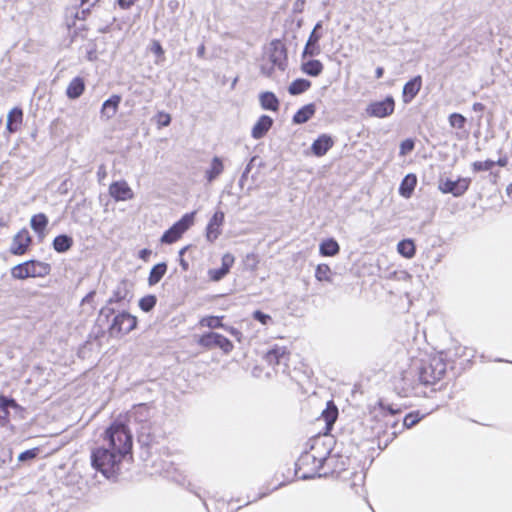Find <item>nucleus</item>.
<instances>
[{
  "label": "nucleus",
  "mask_w": 512,
  "mask_h": 512,
  "mask_svg": "<svg viewBox=\"0 0 512 512\" xmlns=\"http://www.w3.org/2000/svg\"><path fill=\"white\" fill-rule=\"evenodd\" d=\"M123 458L124 456L121 453L112 451L107 445H104L92 451L91 465L104 477L111 479L118 474Z\"/></svg>",
  "instance_id": "obj_1"
},
{
  "label": "nucleus",
  "mask_w": 512,
  "mask_h": 512,
  "mask_svg": "<svg viewBox=\"0 0 512 512\" xmlns=\"http://www.w3.org/2000/svg\"><path fill=\"white\" fill-rule=\"evenodd\" d=\"M151 417L152 409L146 404L135 406L128 415V421L136 425L138 441L146 446H149L155 439Z\"/></svg>",
  "instance_id": "obj_2"
},
{
  "label": "nucleus",
  "mask_w": 512,
  "mask_h": 512,
  "mask_svg": "<svg viewBox=\"0 0 512 512\" xmlns=\"http://www.w3.org/2000/svg\"><path fill=\"white\" fill-rule=\"evenodd\" d=\"M104 441L109 449L121 453L124 457L131 452L132 435L123 423L111 424L105 431Z\"/></svg>",
  "instance_id": "obj_3"
},
{
  "label": "nucleus",
  "mask_w": 512,
  "mask_h": 512,
  "mask_svg": "<svg viewBox=\"0 0 512 512\" xmlns=\"http://www.w3.org/2000/svg\"><path fill=\"white\" fill-rule=\"evenodd\" d=\"M446 371V363L442 354L434 353L420 359L418 367V381L425 385L439 381Z\"/></svg>",
  "instance_id": "obj_4"
},
{
  "label": "nucleus",
  "mask_w": 512,
  "mask_h": 512,
  "mask_svg": "<svg viewBox=\"0 0 512 512\" xmlns=\"http://www.w3.org/2000/svg\"><path fill=\"white\" fill-rule=\"evenodd\" d=\"M324 469L325 467L310 452L302 453L296 462V476L302 480L327 476V471L322 472Z\"/></svg>",
  "instance_id": "obj_5"
},
{
  "label": "nucleus",
  "mask_w": 512,
  "mask_h": 512,
  "mask_svg": "<svg viewBox=\"0 0 512 512\" xmlns=\"http://www.w3.org/2000/svg\"><path fill=\"white\" fill-rule=\"evenodd\" d=\"M137 318L128 312L115 315L108 326V334L112 338H120L136 328Z\"/></svg>",
  "instance_id": "obj_6"
},
{
  "label": "nucleus",
  "mask_w": 512,
  "mask_h": 512,
  "mask_svg": "<svg viewBox=\"0 0 512 512\" xmlns=\"http://www.w3.org/2000/svg\"><path fill=\"white\" fill-rule=\"evenodd\" d=\"M195 212L186 213L182 218L174 223L161 237V242L172 244L176 242L182 234L187 231L194 222Z\"/></svg>",
  "instance_id": "obj_7"
},
{
  "label": "nucleus",
  "mask_w": 512,
  "mask_h": 512,
  "mask_svg": "<svg viewBox=\"0 0 512 512\" xmlns=\"http://www.w3.org/2000/svg\"><path fill=\"white\" fill-rule=\"evenodd\" d=\"M313 453L316 460L320 462L324 467L325 465H331L333 462L338 461L336 454H331L330 444H327L322 437H317L311 441L310 450Z\"/></svg>",
  "instance_id": "obj_8"
},
{
  "label": "nucleus",
  "mask_w": 512,
  "mask_h": 512,
  "mask_svg": "<svg viewBox=\"0 0 512 512\" xmlns=\"http://www.w3.org/2000/svg\"><path fill=\"white\" fill-rule=\"evenodd\" d=\"M127 296V285L125 281H122L117 285L112 295L107 300L106 305L100 309L98 321L103 322L105 320L106 322H108L109 317L113 315L115 312L114 308H112L111 305L125 300Z\"/></svg>",
  "instance_id": "obj_9"
},
{
  "label": "nucleus",
  "mask_w": 512,
  "mask_h": 512,
  "mask_svg": "<svg viewBox=\"0 0 512 512\" xmlns=\"http://www.w3.org/2000/svg\"><path fill=\"white\" fill-rule=\"evenodd\" d=\"M267 59L273 65H276L280 71H285L287 67V50L281 40H272L267 51Z\"/></svg>",
  "instance_id": "obj_10"
},
{
  "label": "nucleus",
  "mask_w": 512,
  "mask_h": 512,
  "mask_svg": "<svg viewBox=\"0 0 512 512\" xmlns=\"http://www.w3.org/2000/svg\"><path fill=\"white\" fill-rule=\"evenodd\" d=\"M470 183L469 178L459 177L456 180L446 178L439 181V189L442 193L460 197L468 190Z\"/></svg>",
  "instance_id": "obj_11"
},
{
  "label": "nucleus",
  "mask_w": 512,
  "mask_h": 512,
  "mask_svg": "<svg viewBox=\"0 0 512 512\" xmlns=\"http://www.w3.org/2000/svg\"><path fill=\"white\" fill-rule=\"evenodd\" d=\"M198 343L208 349L219 347L225 353H229L233 349V344L228 338L215 332L203 334Z\"/></svg>",
  "instance_id": "obj_12"
},
{
  "label": "nucleus",
  "mask_w": 512,
  "mask_h": 512,
  "mask_svg": "<svg viewBox=\"0 0 512 512\" xmlns=\"http://www.w3.org/2000/svg\"><path fill=\"white\" fill-rule=\"evenodd\" d=\"M394 106V99L391 96H388L383 101L371 103L367 107V113L373 117L383 118L393 113Z\"/></svg>",
  "instance_id": "obj_13"
},
{
  "label": "nucleus",
  "mask_w": 512,
  "mask_h": 512,
  "mask_svg": "<svg viewBox=\"0 0 512 512\" xmlns=\"http://www.w3.org/2000/svg\"><path fill=\"white\" fill-rule=\"evenodd\" d=\"M234 261L235 258L232 254L225 253L221 259V267L210 269L208 271L209 278L215 282L223 279L229 273V270L233 266Z\"/></svg>",
  "instance_id": "obj_14"
},
{
  "label": "nucleus",
  "mask_w": 512,
  "mask_h": 512,
  "mask_svg": "<svg viewBox=\"0 0 512 512\" xmlns=\"http://www.w3.org/2000/svg\"><path fill=\"white\" fill-rule=\"evenodd\" d=\"M109 193L116 201L130 200L134 196L126 181L113 182L109 187Z\"/></svg>",
  "instance_id": "obj_15"
},
{
  "label": "nucleus",
  "mask_w": 512,
  "mask_h": 512,
  "mask_svg": "<svg viewBox=\"0 0 512 512\" xmlns=\"http://www.w3.org/2000/svg\"><path fill=\"white\" fill-rule=\"evenodd\" d=\"M223 223L224 213L222 211H216L211 217L206 228V237L208 241L213 242L219 237L221 234L220 227L223 225Z\"/></svg>",
  "instance_id": "obj_16"
},
{
  "label": "nucleus",
  "mask_w": 512,
  "mask_h": 512,
  "mask_svg": "<svg viewBox=\"0 0 512 512\" xmlns=\"http://www.w3.org/2000/svg\"><path fill=\"white\" fill-rule=\"evenodd\" d=\"M31 243V237L27 230L18 232L12 241L10 252L14 255H22Z\"/></svg>",
  "instance_id": "obj_17"
},
{
  "label": "nucleus",
  "mask_w": 512,
  "mask_h": 512,
  "mask_svg": "<svg viewBox=\"0 0 512 512\" xmlns=\"http://www.w3.org/2000/svg\"><path fill=\"white\" fill-rule=\"evenodd\" d=\"M265 359L270 365L283 364L286 366L289 354L286 347L276 345L266 353Z\"/></svg>",
  "instance_id": "obj_18"
},
{
  "label": "nucleus",
  "mask_w": 512,
  "mask_h": 512,
  "mask_svg": "<svg viewBox=\"0 0 512 512\" xmlns=\"http://www.w3.org/2000/svg\"><path fill=\"white\" fill-rule=\"evenodd\" d=\"M224 171V163L222 158L214 156L210 162V166L205 170L204 177L207 183L214 182Z\"/></svg>",
  "instance_id": "obj_19"
},
{
  "label": "nucleus",
  "mask_w": 512,
  "mask_h": 512,
  "mask_svg": "<svg viewBox=\"0 0 512 512\" xmlns=\"http://www.w3.org/2000/svg\"><path fill=\"white\" fill-rule=\"evenodd\" d=\"M120 102L121 96L116 94L112 95L109 99L104 101L100 111L101 118L105 120H110L111 118H113L118 111Z\"/></svg>",
  "instance_id": "obj_20"
},
{
  "label": "nucleus",
  "mask_w": 512,
  "mask_h": 512,
  "mask_svg": "<svg viewBox=\"0 0 512 512\" xmlns=\"http://www.w3.org/2000/svg\"><path fill=\"white\" fill-rule=\"evenodd\" d=\"M273 125V119L268 115H262L252 128L251 135L254 139L263 138Z\"/></svg>",
  "instance_id": "obj_21"
},
{
  "label": "nucleus",
  "mask_w": 512,
  "mask_h": 512,
  "mask_svg": "<svg viewBox=\"0 0 512 512\" xmlns=\"http://www.w3.org/2000/svg\"><path fill=\"white\" fill-rule=\"evenodd\" d=\"M332 146V138L326 134H323L313 142L311 150L314 155L321 157L325 155Z\"/></svg>",
  "instance_id": "obj_22"
},
{
  "label": "nucleus",
  "mask_w": 512,
  "mask_h": 512,
  "mask_svg": "<svg viewBox=\"0 0 512 512\" xmlns=\"http://www.w3.org/2000/svg\"><path fill=\"white\" fill-rule=\"evenodd\" d=\"M27 264L30 266L29 277H44L50 273L51 267L48 263L30 260L27 261Z\"/></svg>",
  "instance_id": "obj_23"
},
{
  "label": "nucleus",
  "mask_w": 512,
  "mask_h": 512,
  "mask_svg": "<svg viewBox=\"0 0 512 512\" xmlns=\"http://www.w3.org/2000/svg\"><path fill=\"white\" fill-rule=\"evenodd\" d=\"M84 90H85V83H84L83 78L75 77L69 83V85L66 89V95L70 99H77L83 94Z\"/></svg>",
  "instance_id": "obj_24"
},
{
  "label": "nucleus",
  "mask_w": 512,
  "mask_h": 512,
  "mask_svg": "<svg viewBox=\"0 0 512 512\" xmlns=\"http://www.w3.org/2000/svg\"><path fill=\"white\" fill-rule=\"evenodd\" d=\"M316 108L313 103H309L300 108L293 116V123L303 124L306 123L314 114Z\"/></svg>",
  "instance_id": "obj_25"
},
{
  "label": "nucleus",
  "mask_w": 512,
  "mask_h": 512,
  "mask_svg": "<svg viewBox=\"0 0 512 512\" xmlns=\"http://www.w3.org/2000/svg\"><path fill=\"white\" fill-rule=\"evenodd\" d=\"M23 112L20 108H13L7 116L6 128L10 133L17 131L22 123Z\"/></svg>",
  "instance_id": "obj_26"
},
{
  "label": "nucleus",
  "mask_w": 512,
  "mask_h": 512,
  "mask_svg": "<svg viewBox=\"0 0 512 512\" xmlns=\"http://www.w3.org/2000/svg\"><path fill=\"white\" fill-rule=\"evenodd\" d=\"M167 272V264L165 262L158 263L152 267L148 276L149 286H154L160 282Z\"/></svg>",
  "instance_id": "obj_27"
},
{
  "label": "nucleus",
  "mask_w": 512,
  "mask_h": 512,
  "mask_svg": "<svg viewBox=\"0 0 512 512\" xmlns=\"http://www.w3.org/2000/svg\"><path fill=\"white\" fill-rule=\"evenodd\" d=\"M323 64L319 60H308L306 62H303L301 64V70L303 73L311 76V77H317L319 76L323 71Z\"/></svg>",
  "instance_id": "obj_28"
},
{
  "label": "nucleus",
  "mask_w": 512,
  "mask_h": 512,
  "mask_svg": "<svg viewBox=\"0 0 512 512\" xmlns=\"http://www.w3.org/2000/svg\"><path fill=\"white\" fill-rule=\"evenodd\" d=\"M261 107L265 110L277 111L279 108V101L274 93L263 92L259 96Z\"/></svg>",
  "instance_id": "obj_29"
},
{
  "label": "nucleus",
  "mask_w": 512,
  "mask_h": 512,
  "mask_svg": "<svg viewBox=\"0 0 512 512\" xmlns=\"http://www.w3.org/2000/svg\"><path fill=\"white\" fill-rule=\"evenodd\" d=\"M73 245L72 237L62 234L58 235L53 240V248L58 253H64L68 251Z\"/></svg>",
  "instance_id": "obj_30"
},
{
  "label": "nucleus",
  "mask_w": 512,
  "mask_h": 512,
  "mask_svg": "<svg viewBox=\"0 0 512 512\" xmlns=\"http://www.w3.org/2000/svg\"><path fill=\"white\" fill-rule=\"evenodd\" d=\"M416 186V175L408 174L402 181L399 187V193L406 198H409Z\"/></svg>",
  "instance_id": "obj_31"
},
{
  "label": "nucleus",
  "mask_w": 512,
  "mask_h": 512,
  "mask_svg": "<svg viewBox=\"0 0 512 512\" xmlns=\"http://www.w3.org/2000/svg\"><path fill=\"white\" fill-rule=\"evenodd\" d=\"M311 87V82L304 78L294 80L288 87L291 95H299L307 91Z\"/></svg>",
  "instance_id": "obj_32"
},
{
  "label": "nucleus",
  "mask_w": 512,
  "mask_h": 512,
  "mask_svg": "<svg viewBox=\"0 0 512 512\" xmlns=\"http://www.w3.org/2000/svg\"><path fill=\"white\" fill-rule=\"evenodd\" d=\"M338 461L333 462L331 465H325V467H328L329 470H326L328 474H336L337 476L346 470L347 466L349 465V458L344 456L337 455Z\"/></svg>",
  "instance_id": "obj_33"
},
{
  "label": "nucleus",
  "mask_w": 512,
  "mask_h": 512,
  "mask_svg": "<svg viewBox=\"0 0 512 512\" xmlns=\"http://www.w3.org/2000/svg\"><path fill=\"white\" fill-rule=\"evenodd\" d=\"M416 250V246L412 239H404L397 245V251L406 258H411Z\"/></svg>",
  "instance_id": "obj_34"
},
{
  "label": "nucleus",
  "mask_w": 512,
  "mask_h": 512,
  "mask_svg": "<svg viewBox=\"0 0 512 512\" xmlns=\"http://www.w3.org/2000/svg\"><path fill=\"white\" fill-rule=\"evenodd\" d=\"M339 249V245L334 239L325 240L320 244V253L324 256H334Z\"/></svg>",
  "instance_id": "obj_35"
},
{
  "label": "nucleus",
  "mask_w": 512,
  "mask_h": 512,
  "mask_svg": "<svg viewBox=\"0 0 512 512\" xmlns=\"http://www.w3.org/2000/svg\"><path fill=\"white\" fill-rule=\"evenodd\" d=\"M30 224H31V228L36 233H42L48 224V218L46 217L45 214L40 213V214L34 215L31 218Z\"/></svg>",
  "instance_id": "obj_36"
},
{
  "label": "nucleus",
  "mask_w": 512,
  "mask_h": 512,
  "mask_svg": "<svg viewBox=\"0 0 512 512\" xmlns=\"http://www.w3.org/2000/svg\"><path fill=\"white\" fill-rule=\"evenodd\" d=\"M322 416L326 421V425L328 427L331 426L336 421L338 416L337 407L332 402H329L327 408L323 411Z\"/></svg>",
  "instance_id": "obj_37"
},
{
  "label": "nucleus",
  "mask_w": 512,
  "mask_h": 512,
  "mask_svg": "<svg viewBox=\"0 0 512 512\" xmlns=\"http://www.w3.org/2000/svg\"><path fill=\"white\" fill-rule=\"evenodd\" d=\"M416 95V77L408 81L403 88V100L409 103Z\"/></svg>",
  "instance_id": "obj_38"
},
{
  "label": "nucleus",
  "mask_w": 512,
  "mask_h": 512,
  "mask_svg": "<svg viewBox=\"0 0 512 512\" xmlns=\"http://www.w3.org/2000/svg\"><path fill=\"white\" fill-rule=\"evenodd\" d=\"M17 404L14 399H9L6 397H0V408L4 412V415H0V424H4L8 417V408L9 407H16Z\"/></svg>",
  "instance_id": "obj_39"
},
{
  "label": "nucleus",
  "mask_w": 512,
  "mask_h": 512,
  "mask_svg": "<svg viewBox=\"0 0 512 512\" xmlns=\"http://www.w3.org/2000/svg\"><path fill=\"white\" fill-rule=\"evenodd\" d=\"M29 265L27 262H24L22 264H18L15 267L12 268L11 274L16 279H25L29 277Z\"/></svg>",
  "instance_id": "obj_40"
},
{
  "label": "nucleus",
  "mask_w": 512,
  "mask_h": 512,
  "mask_svg": "<svg viewBox=\"0 0 512 512\" xmlns=\"http://www.w3.org/2000/svg\"><path fill=\"white\" fill-rule=\"evenodd\" d=\"M331 269L326 264H319L315 270V277L318 281L330 282Z\"/></svg>",
  "instance_id": "obj_41"
},
{
  "label": "nucleus",
  "mask_w": 512,
  "mask_h": 512,
  "mask_svg": "<svg viewBox=\"0 0 512 512\" xmlns=\"http://www.w3.org/2000/svg\"><path fill=\"white\" fill-rule=\"evenodd\" d=\"M321 53V47L319 43L306 42L304 50L302 52V58L318 56Z\"/></svg>",
  "instance_id": "obj_42"
},
{
  "label": "nucleus",
  "mask_w": 512,
  "mask_h": 512,
  "mask_svg": "<svg viewBox=\"0 0 512 512\" xmlns=\"http://www.w3.org/2000/svg\"><path fill=\"white\" fill-rule=\"evenodd\" d=\"M449 124L452 128L462 130L467 122L466 118L459 113H452L449 118Z\"/></svg>",
  "instance_id": "obj_43"
},
{
  "label": "nucleus",
  "mask_w": 512,
  "mask_h": 512,
  "mask_svg": "<svg viewBox=\"0 0 512 512\" xmlns=\"http://www.w3.org/2000/svg\"><path fill=\"white\" fill-rule=\"evenodd\" d=\"M156 302H157V298H156L155 295H147V296L142 297L140 299L139 307L144 312H149V311H151L155 307Z\"/></svg>",
  "instance_id": "obj_44"
},
{
  "label": "nucleus",
  "mask_w": 512,
  "mask_h": 512,
  "mask_svg": "<svg viewBox=\"0 0 512 512\" xmlns=\"http://www.w3.org/2000/svg\"><path fill=\"white\" fill-rule=\"evenodd\" d=\"M496 165V162L493 160L486 161H476L472 164L473 171H488L491 170Z\"/></svg>",
  "instance_id": "obj_45"
},
{
  "label": "nucleus",
  "mask_w": 512,
  "mask_h": 512,
  "mask_svg": "<svg viewBox=\"0 0 512 512\" xmlns=\"http://www.w3.org/2000/svg\"><path fill=\"white\" fill-rule=\"evenodd\" d=\"M201 325L202 326H207V327H209L211 329L224 327V325L221 322V317H215V316H210V317H207V318H203L201 320Z\"/></svg>",
  "instance_id": "obj_46"
},
{
  "label": "nucleus",
  "mask_w": 512,
  "mask_h": 512,
  "mask_svg": "<svg viewBox=\"0 0 512 512\" xmlns=\"http://www.w3.org/2000/svg\"><path fill=\"white\" fill-rule=\"evenodd\" d=\"M322 29V21H319L314 26L312 32L310 33L308 40L309 42L319 43L320 39L322 38V33L320 30Z\"/></svg>",
  "instance_id": "obj_47"
},
{
  "label": "nucleus",
  "mask_w": 512,
  "mask_h": 512,
  "mask_svg": "<svg viewBox=\"0 0 512 512\" xmlns=\"http://www.w3.org/2000/svg\"><path fill=\"white\" fill-rule=\"evenodd\" d=\"M275 69H277L276 65L270 63L268 59L261 64V73L267 77H272Z\"/></svg>",
  "instance_id": "obj_48"
},
{
  "label": "nucleus",
  "mask_w": 512,
  "mask_h": 512,
  "mask_svg": "<svg viewBox=\"0 0 512 512\" xmlns=\"http://www.w3.org/2000/svg\"><path fill=\"white\" fill-rule=\"evenodd\" d=\"M253 318L262 323L263 325L268 324L272 320L270 315L265 314L260 310H256L253 312Z\"/></svg>",
  "instance_id": "obj_49"
},
{
  "label": "nucleus",
  "mask_w": 512,
  "mask_h": 512,
  "mask_svg": "<svg viewBox=\"0 0 512 512\" xmlns=\"http://www.w3.org/2000/svg\"><path fill=\"white\" fill-rule=\"evenodd\" d=\"M37 454H38V449L37 448L26 450V451H24V452L19 454L18 460L20 462H24L26 460H30V459L35 458L37 456Z\"/></svg>",
  "instance_id": "obj_50"
},
{
  "label": "nucleus",
  "mask_w": 512,
  "mask_h": 512,
  "mask_svg": "<svg viewBox=\"0 0 512 512\" xmlns=\"http://www.w3.org/2000/svg\"><path fill=\"white\" fill-rule=\"evenodd\" d=\"M414 145V140L412 139H407L403 141L400 146V154L405 155L411 152L414 149Z\"/></svg>",
  "instance_id": "obj_51"
},
{
  "label": "nucleus",
  "mask_w": 512,
  "mask_h": 512,
  "mask_svg": "<svg viewBox=\"0 0 512 512\" xmlns=\"http://www.w3.org/2000/svg\"><path fill=\"white\" fill-rule=\"evenodd\" d=\"M256 157H252L249 161V163L246 165L241 177H240V180H239V185L242 187L245 180L247 179L248 177V174L250 173L251 169H252V164L253 162L255 161Z\"/></svg>",
  "instance_id": "obj_52"
},
{
  "label": "nucleus",
  "mask_w": 512,
  "mask_h": 512,
  "mask_svg": "<svg viewBox=\"0 0 512 512\" xmlns=\"http://www.w3.org/2000/svg\"><path fill=\"white\" fill-rule=\"evenodd\" d=\"M81 10L80 11H76L74 13V18L75 19H80V20H84L86 18V16L90 13V7H79Z\"/></svg>",
  "instance_id": "obj_53"
},
{
  "label": "nucleus",
  "mask_w": 512,
  "mask_h": 512,
  "mask_svg": "<svg viewBox=\"0 0 512 512\" xmlns=\"http://www.w3.org/2000/svg\"><path fill=\"white\" fill-rule=\"evenodd\" d=\"M404 425L407 428L414 427L416 425V414L415 413H409L405 419H404Z\"/></svg>",
  "instance_id": "obj_54"
},
{
  "label": "nucleus",
  "mask_w": 512,
  "mask_h": 512,
  "mask_svg": "<svg viewBox=\"0 0 512 512\" xmlns=\"http://www.w3.org/2000/svg\"><path fill=\"white\" fill-rule=\"evenodd\" d=\"M138 0H117V4L121 9H129L132 5H134Z\"/></svg>",
  "instance_id": "obj_55"
},
{
  "label": "nucleus",
  "mask_w": 512,
  "mask_h": 512,
  "mask_svg": "<svg viewBox=\"0 0 512 512\" xmlns=\"http://www.w3.org/2000/svg\"><path fill=\"white\" fill-rule=\"evenodd\" d=\"M100 0H74L75 3H79V7H93L95 6Z\"/></svg>",
  "instance_id": "obj_56"
},
{
  "label": "nucleus",
  "mask_w": 512,
  "mask_h": 512,
  "mask_svg": "<svg viewBox=\"0 0 512 512\" xmlns=\"http://www.w3.org/2000/svg\"><path fill=\"white\" fill-rule=\"evenodd\" d=\"M96 295L95 291H90L81 301V305L90 304L93 306L94 297Z\"/></svg>",
  "instance_id": "obj_57"
},
{
  "label": "nucleus",
  "mask_w": 512,
  "mask_h": 512,
  "mask_svg": "<svg viewBox=\"0 0 512 512\" xmlns=\"http://www.w3.org/2000/svg\"><path fill=\"white\" fill-rule=\"evenodd\" d=\"M151 254H152V251H151V250H149V249H147V248H144V249H142V250H140V251H139L138 257H139L141 260H143V261L147 262V261L149 260V257H150V255H151Z\"/></svg>",
  "instance_id": "obj_58"
},
{
  "label": "nucleus",
  "mask_w": 512,
  "mask_h": 512,
  "mask_svg": "<svg viewBox=\"0 0 512 512\" xmlns=\"http://www.w3.org/2000/svg\"><path fill=\"white\" fill-rule=\"evenodd\" d=\"M151 51L153 53H155L156 55L160 56V55H163L164 54V50L161 46V44L157 41L153 42V45H152V48H151Z\"/></svg>",
  "instance_id": "obj_59"
},
{
  "label": "nucleus",
  "mask_w": 512,
  "mask_h": 512,
  "mask_svg": "<svg viewBox=\"0 0 512 512\" xmlns=\"http://www.w3.org/2000/svg\"><path fill=\"white\" fill-rule=\"evenodd\" d=\"M304 2H305L304 0H296V2L294 3V7H293L294 12H302Z\"/></svg>",
  "instance_id": "obj_60"
},
{
  "label": "nucleus",
  "mask_w": 512,
  "mask_h": 512,
  "mask_svg": "<svg viewBox=\"0 0 512 512\" xmlns=\"http://www.w3.org/2000/svg\"><path fill=\"white\" fill-rule=\"evenodd\" d=\"M437 405L434 404L429 410H425L424 412H421L420 410H418V418H417V421L419 422L421 420L422 417L428 415L431 411L434 410V408H436Z\"/></svg>",
  "instance_id": "obj_61"
},
{
  "label": "nucleus",
  "mask_w": 512,
  "mask_h": 512,
  "mask_svg": "<svg viewBox=\"0 0 512 512\" xmlns=\"http://www.w3.org/2000/svg\"><path fill=\"white\" fill-rule=\"evenodd\" d=\"M472 109L475 112H482V111H484L485 106H484V104L477 102V103L473 104Z\"/></svg>",
  "instance_id": "obj_62"
},
{
  "label": "nucleus",
  "mask_w": 512,
  "mask_h": 512,
  "mask_svg": "<svg viewBox=\"0 0 512 512\" xmlns=\"http://www.w3.org/2000/svg\"><path fill=\"white\" fill-rule=\"evenodd\" d=\"M97 175H98V177H99V179H100V180H101L102 178H104V177H105V175H106V170H105L104 165H101V166L99 167L98 172H97Z\"/></svg>",
  "instance_id": "obj_63"
},
{
  "label": "nucleus",
  "mask_w": 512,
  "mask_h": 512,
  "mask_svg": "<svg viewBox=\"0 0 512 512\" xmlns=\"http://www.w3.org/2000/svg\"><path fill=\"white\" fill-rule=\"evenodd\" d=\"M228 331L230 332L231 335H233L234 337L239 339V336L241 335L240 331H238L237 329H235L233 327H230L228 329Z\"/></svg>",
  "instance_id": "obj_64"
}]
</instances>
